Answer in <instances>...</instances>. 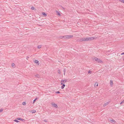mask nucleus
Here are the masks:
<instances>
[{"mask_svg":"<svg viewBox=\"0 0 124 124\" xmlns=\"http://www.w3.org/2000/svg\"><path fill=\"white\" fill-rule=\"evenodd\" d=\"M41 47V45H39V46H38V48H40Z\"/></svg>","mask_w":124,"mask_h":124,"instance_id":"nucleus-23","label":"nucleus"},{"mask_svg":"<svg viewBox=\"0 0 124 124\" xmlns=\"http://www.w3.org/2000/svg\"><path fill=\"white\" fill-rule=\"evenodd\" d=\"M124 103V100H123V101H122V102H121L120 103V104L121 105L123 103Z\"/></svg>","mask_w":124,"mask_h":124,"instance_id":"nucleus-21","label":"nucleus"},{"mask_svg":"<svg viewBox=\"0 0 124 124\" xmlns=\"http://www.w3.org/2000/svg\"><path fill=\"white\" fill-rule=\"evenodd\" d=\"M17 119L21 120L23 122H24L25 121V119H22L20 118H18Z\"/></svg>","mask_w":124,"mask_h":124,"instance_id":"nucleus-9","label":"nucleus"},{"mask_svg":"<svg viewBox=\"0 0 124 124\" xmlns=\"http://www.w3.org/2000/svg\"><path fill=\"white\" fill-rule=\"evenodd\" d=\"M27 57V59L28 58H29V57Z\"/></svg>","mask_w":124,"mask_h":124,"instance_id":"nucleus-31","label":"nucleus"},{"mask_svg":"<svg viewBox=\"0 0 124 124\" xmlns=\"http://www.w3.org/2000/svg\"><path fill=\"white\" fill-rule=\"evenodd\" d=\"M56 12L58 15H59V16L60 15V13L59 12H58L57 11H56Z\"/></svg>","mask_w":124,"mask_h":124,"instance_id":"nucleus-14","label":"nucleus"},{"mask_svg":"<svg viewBox=\"0 0 124 124\" xmlns=\"http://www.w3.org/2000/svg\"><path fill=\"white\" fill-rule=\"evenodd\" d=\"M34 8H34V7H31V9L32 10H34Z\"/></svg>","mask_w":124,"mask_h":124,"instance_id":"nucleus-24","label":"nucleus"},{"mask_svg":"<svg viewBox=\"0 0 124 124\" xmlns=\"http://www.w3.org/2000/svg\"><path fill=\"white\" fill-rule=\"evenodd\" d=\"M109 122L113 123H115L116 122V121L113 119H112L109 120Z\"/></svg>","mask_w":124,"mask_h":124,"instance_id":"nucleus-6","label":"nucleus"},{"mask_svg":"<svg viewBox=\"0 0 124 124\" xmlns=\"http://www.w3.org/2000/svg\"><path fill=\"white\" fill-rule=\"evenodd\" d=\"M56 93H60V92L59 91H57L56 92Z\"/></svg>","mask_w":124,"mask_h":124,"instance_id":"nucleus-27","label":"nucleus"},{"mask_svg":"<svg viewBox=\"0 0 124 124\" xmlns=\"http://www.w3.org/2000/svg\"><path fill=\"white\" fill-rule=\"evenodd\" d=\"M94 59L96 61L98 62L101 63L102 62V61L101 60H100V59H99L97 57H95L94 58Z\"/></svg>","mask_w":124,"mask_h":124,"instance_id":"nucleus-3","label":"nucleus"},{"mask_svg":"<svg viewBox=\"0 0 124 124\" xmlns=\"http://www.w3.org/2000/svg\"><path fill=\"white\" fill-rule=\"evenodd\" d=\"M65 71H66V70H65V68L63 70V71L64 72V75H65Z\"/></svg>","mask_w":124,"mask_h":124,"instance_id":"nucleus-16","label":"nucleus"},{"mask_svg":"<svg viewBox=\"0 0 124 124\" xmlns=\"http://www.w3.org/2000/svg\"><path fill=\"white\" fill-rule=\"evenodd\" d=\"M15 66V64L14 63H13L12 64V67H14Z\"/></svg>","mask_w":124,"mask_h":124,"instance_id":"nucleus-25","label":"nucleus"},{"mask_svg":"<svg viewBox=\"0 0 124 124\" xmlns=\"http://www.w3.org/2000/svg\"><path fill=\"white\" fill-rule=\"evenodd\" d=\"M58 72L59 73L61 74V72L60 71V70H58Z\"/></svg>","mask_w":124,"mask_h":124,"instance_id":"nucleus-19","label":"nucleus"},{"mask_svg":"<svg viewBox=\"0 0 124 124\" xmlns=\"http://www.w3.org/2000/svg\"><path fill=\"white\" fill-rule=\"evenodd\" d=\"M73 36V35H67L65 36H62V38H63L66 39H67L72 37Z\"/></svg>","mask_w":124,"mask_h":124,"instance_id":"nucleus-2","label":"nucleus"},{"mask_svg":"<svg viewBox=\"0 0 124 124\" xmlns=\"http://www.w3.org/2000/svg\"><path fill=\"white\" fill-rule=\"evenodd\" d=\"M62 85L61 87V88L62 89H63L65 86V84H63Z\"/></svg>","mask_w":124,"mask_h":124,"instance_id":"nucleus-10","label":"nucleus"},{"mask_svg":"<svg viewBox=\"0 0 124 124\" xmlns=\"http://www.w3.org/2000/svg\"><path fill=\"white\" fill-rule=\"evenodd\" d=\"M124 54V52L123 53L121 54V55H123Z\"/></svg>","mask_w":124,"mask_h":124,"instance_id":"nucleus-30","label":"nucleus"},{"mask_svg":"<svg viewBox=\"0 0 124 124\" xmlns=\"http://www.w3.org/2000/svg\"><path fill=\"white\" fill-rule=\"evenodd\" d=\"M62 8L63 9H65V8H63V7H62Z\"/></svg>","mask_w":124,"mask_h":124,"instance_id":"nucleus-32","label":"nucleus"},{"mask_svg":"<svg viewBox=\"0 0 124 124\" xmlns=\"http://www.w3.org/2000/svg\"><path fill=\"white\" fill-rule=\"evenodd\" d=\"M22 104L23 105H25L26 104V103L25 102H23V103Z\"/></svg>","mask_w":124,"mask_h":124,"instance_id":"nucleus-22","label":"nucleus"},{"mask_svg":"<svg viewBox=\"0 0 124 124\" xmlns=\"http://www.w3.org/2000/svg\"><path fill=\"white\" fill-rule=\"evenodd\" d=\"M3 109H0V113L2 112L3 111Z\"/></svg>","mask_w":124,"mask_h":124,"instance_id":"nucleus-26","label":"nucleus"},{"mask_svg":"<svg viewBox=\"0 0 124 124\" xmlns=\"http://www.w3.org/2000/svg\"><path fill=\"white\" fill-rule=\"evenodd\" d=\"M34 63H37L38 65H39V62L37 60H35L34 61Z\"/></svg>","mask_w":124,"mask_h":124,"instance_id":"nucleus-7","label":"nucleus"},{"mask_svg":"<svg viewBox=\"0 0 124 124\" xmlns=\"http://www.w3.org/2000/svg\"><path fill=\"white\" fill-rule=\"evenodd\" d=\"M95 38L93 37L84 38L80 39L79 40V41L80 42H82L83 41H91L93 40Z\"/></svg>","mask_w":124,"mask_h":124,"instance_id":"nucleus-1","label":"nucleus"},{"mask_svg":"<svg viewBox=\"0 0 124 124\" xmlns=\"http://www.w3.org/2000/svg\"><path fill=\"white\" fill-rule=\"evenodd\" d=\"M37 98H36V99L33 101V103H34V102L36 101V100H37Z\"/></svg>","mask_w":124,"mask_h":124,"instance_id":"nucleus-20","label":"nucleus"},{"mask_svg":"<svg viewBox=\"0 0 124 124\" xmlns=\"http://www.w3.org/2000/svg\"><path fill=\"white\" fill-rule=\"evenodd\" d=\"M67 80H62L61 81V85H62L63 84H64L66 82H67Z\"/></svg>","mask_w":124,"mask_h":124,"instance_id":"nucleus-4","label":"nucleus"},{"mask_svg":"<svg viewBox=\"0 0 124 124\" xmlns=\"http://www.w3.org/2000/svg\"><path fill=\"white\" fill-rule=\"evenodd\" d=\"M98 85V83L96 82L95 83L94 85V86L95 87L97 86Z\"/></svg>","mask_w":124,"mask_h":124,"instance_id":"nucleus-11","label":"nucleus"},{"mask_svg":"<svg viewBox=\"0 0 124 124\" xmlns=\"http://www.w3.org/2000/svg\"><path fill=\"white\" fill-rule=\"evenodd\" d=\"M51 104L54 107L57 108L58 107L57 105L55 104L54 103H51Z\"/></svg>","mask_w":124,"mask_h":124,"instance_id":"nucleus-5","label":"nucleus"},{"mask_svg":"<svg viewBox=\"0 0 124 124\" xmlns=\"http://www.w3.org/2000/svg\"><path fill=\"white\" fill-rule=\"evenodd\" d=\"M36 77L38 78H40V76L38 74L36 75L35 76Z\"/></svg>","mask_w":124,"mask_h":124,"instance_id":"nucleus-15","label":"nucleus"},{"mask_svg":"<svg viewBox=\"0 0 124 124\" xmlns=\"http://www.w3.org/2000/svg\"><path fill=\"white\" fill-rule=\"evenodd\" d=\"M110 101L107 102L106 103H105L103 105V107H104L108 105Z\"/></svg>","mask_w":124,"mask_h":124,"instance_id":"nucleus-8","label":"nucleus"},{"mask_svg":"<svg viewBox=\"0 0 124 124\" xmlns=\"http://www.w3.org/2000/svg\"><path fill=\"white\" fill-rule=\"evenodd\" d=\"M14 121H15V122H17V123L19 122V121L17 120H16V119L14 120Z\"/></svg>","mask_w":124,"mask_h":124,"instance_id":"nucleus-18","label":"nucleus"},{"mask_svg":"<svg viewBox=\"0 0 124 124\" xmlns=\"http://www.w3.org/2000/svg\"><path fill=\"white\" fill-rule=\"evenodd\" d=\"M110 83L111 85V86H112V85H113V81L111 80L110 82Z\"/></svg>","mask_w":124,"mask_h":124,"instance_id":"nucleus-13","label":"nucleus"},{"mask_svg":"<svg viewBox=\"0 0 124 124\" xmlns=\"http://www.w3.org/2000/svg\"><path fill=\"white\" fill-rule=\"evenodd\" d=\"M91 73V71L90 70H89L88 71V73L89 74L90 73Z\"/></svg>","mask_w":124,"mask_h":124,"instance_id":"nucleus-28","label":"nucleus"},{"mask_svg":"<svg viewBox=\"0 0 124 124\" xmlns=\"http://www.w3.org/2000/svg\"><path fill=\"white\" fill-rule=\"evenodd\" d=\"M36 112V111L35 110H34V111H33L32 113H35Z\"/></svg>","mask_w":124,"mask_h":124,"instance_id":"nucleus-29","label":"nucleus"},{"mask_svg":"<svg viewBox=\"0 0 124 124\" xmlns=\"http://www.w3.org/2000/svg\"><path fill=\"white\" fill-rule=\"evenodd\" d=\"M42 14L44 16H47V14L45 13V12H43L42 13Z\"/></svg>","mask_w":124,"mask_h":124,"instance_id":"nucleus-12","label":"nucleus"},{"mask_svg":"<svg viewBox=\"0 0 124 124\" xmlns=\"http://www.w3.org/2000/svg\"><path fill=\"white\" fill-rule=\"evenodd\" d=\"M120 2L124 3V0H119Z\"/></svg>","mask_w":124,"mask_h":124,"instance_id":"nucleus-17","label":"nucleus"}]
</instances>
